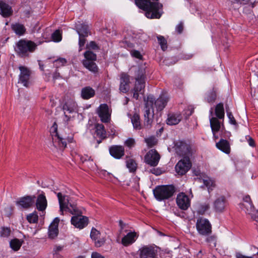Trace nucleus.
Wrapping results in <instances>:
<instances>
[{
    "mask_svg": "<svg viewBox=\"0 0 258 258\" xmlns=\"http://www.w3.org/2000/svg\"><path fill=\"white\" fill-rule=\"evenodd\" d=\"M52 39L54 42H59L62 39L61 34L59 30H55L51 35Z\"/></svg>",
    "mask_w": 258,
    "mask_h": 258,
    "instance_id": "45",
    "label": "nucleus"
},
{
    "mask_svg": "<svg viewBox=\"0 0 258 258\" xmlns=\"http://www.w3.org/2000/svg\"><path fill=\"white\" fill-rule=\"evenodd\" d=\"M144 141L149 148L153 147L158 143L157 139L154 136H151L149 138H145Z\"/></svg>",
    "mask_w": 258,
    "mask_h": 258,
    "instance_id": "40",
    "label": "nucleus"
},
{
    "mask_svg": "<svg viewBox=\"0 0 258 258\" xmlns=\"http://www.w3.org/2000/svg\"><path fill=\"white\" fill-rule=\"evenodd\" d=\"M226 111H227V116H228L229 120V122L232 124H233L234 125H237V124L236 121L235 119L232 112H229L228 109L227 108H226Z\"/></svg>",
    "mask_w": 258,
    "mask_h": 258,
    "instance_id": "50",
    "label": "nucleus"
},
{
    "mask_svg": "<svg viewBox=\"0 0 258 258\" xmlns=\"http://www.w3.org/2000/svg\"><path fill=\"white\" fill-rule=\"evenodd\" d=\"M11 28L15 33L19 36L23 35L26 32L25 26L23 24L18 23L12 24Z\"/></svg>",
    "mask_w": 258,
    "mask_h": 258,
    "instance_id": "31",
    "label": "nucleus"
},
{
    "mask_svg": "<svg viewBox=\"0 0 258 258\" xmlns=\"http://www.w3.org/2000/svg\"><path fill=\"white\" fill-rule=\"evenodd\" d=\"M77 105L76 103L73 100H68L62 106L64 112L68 111L69 113H73L77 111Z\"/></svg>",
    "mask_w": 258,
    "mask_h": 258,
    "instance_id": "29",
    "label": "nucleus"
},
{
    "mask_svg": "<svg viewBox=\"0 0 258 258\" xmlns=\"http://www.w3.org/2000/svg\"><path fill=\"white\" fill-rule=\"evenodd\" d=\"M84 56L85 57L84 60L95 61L97 59L96 54L90 50L85 51L84 53Z\"/></svg>",
    "mask_w": 258,
    "mask_h": 258,
    "instance_id": "39",
    "label": "nucleus"
},
{
    "mask_svg": "<svg viewBox=\"0 0 258 258\" xmlns=\"http://www.w3.org/2000/svg\"><path fill=\"white\" fill-rule=\"evenodd\" d=\"M71 223L77 228L83 229L88 225V219L80 215L74 216L71 218Z\"/></svg>",
    "mask_w": 258,
    "mask_h": 258,
    "instance_id": "15",
    "label": "nucleus"
},
{
    "mask_svg": "<svg viewBox=\"0 0 258 258\" xmlns=\"http://www.w3.org/2000/svg\"><path fill=\"white\" fill-rule=\"evenodd\" d=\"M216 147L226 154H229L230 152V146L229 142L226 140L221 139L219 142L216 144Z\"/></svg>",
    "mask_w": 258,
    "mask_h": 258,
    "instance_id": "24",
    "label": "nucleus"
},
{
    "mask_svg": "<svg viewBox=\"0 0 258 258\" xmlns=\"http://www.w3.org/2000/svg\"><path fill=\"white\" fill-rule=\"evenodd\" d=\"M215 114L219 119H223L224 117V109L222 103H218L215 107Z\"/></svg>",
    "mask_w": 258,
    "mask_h": 258,
    "instance_id": "35",
    "label": "nucleus"
},
{
    "mask_svg": "<svg viewBox=\"0 0 258 258\" xmlns=\"http://www.w3.org/2000/svg\"><path fill=\"white\" fill-rule=\"evenodd\" d=\"M126 166L130 172H134L137 169V164L133 159H129L126 161Z\"/></svg>",
    "mask_w": 258,
    "mask_h": 258,
    "instance_id": "43",
    "label": "nucleus"
},
{
    "mask_svg": "<svg viewBox=\"0 0 258 258\" xmlns=\"http://www.w3.org/2000/svg\"><path fill=\"white\" fill-rule=\"evenodd\" d=\"M176 31L179 33L180 34L182 32L183 30V25L182 22H180L179 23L176 27L175 28Z\"/></svg>",
    "mask_w": 258,
    "mask_h": 258,
    "instance_id": "57",
    "label": "nucleus"
},
{
    "mask_svg": "<svg viewBox=\"0 0 258 258\" xmlns=\"http://www.w3.org/2000/svg\"><path fill=\"white\" fill-rule=\"evenodd\" d=\"M227 205V201L224 196L218 198L214 202V208L216 212H222Z\"/></svg>",
    "mask_w": 258,
    "mask_h": 258,
    "instance_id": "20",
    "label": "nucleus"
},
{
    "mask_svg": "<svg viewBox=\"0 0 258 258\" xmlns=\"http://www.w3.org/2000/svg\"><path fill=\"white\" fill-rule=\"evenodd\" d=\"M154 97L152 95L147 96L145 105L144 125L147 127L150 126L153 121L154 110L153 108Z\"/></svg>",
    "mask_w": 258,
    "mask_h": 258,
    "instance_id": "5",
    "label": "nucleus"
},
{
    "mask_svg": "<svg viewBox=\"0 0 258 258\" xmlns=\"http://www.w3.org/2000/svg\"><path fill=\"white\" fill-rule=\"evenodd\" d=\"M0 14L4 17H8L12 15L13 10L8 4L0 1Z\"/></svg>",
    "mask_w": 258,
    "mask_h": 258,
    "instance_id": "25",
    "label": "nucleus"
},
{
    "mask_svg": "<svg viewBox=\"0 0 258 258\" xmlns=\"http://www.w3.org/2000/svg\"><path fill=\"white\" fill-rule=\"evenodd\" d=\"M216 99V93L214 90L208 93L207 101L209 103H213Z\"/></svg>",
    "mask_w": 258,
    "mask_h": 258,
    "instance_id": "48",
    "label": "nucleus"
},
{
    "mask_svg": "<svg viewBox=\"0 0 258 258\" xmlns=\"http://www.w3.org/2000/svg\"><path fill=\"white\" fill-rule=\"evenodd\" d=\"M59 222V219L55 218L50 224L48 228V237L50 239H54L56 237L58 234V225Z\"/></svg>",
    "mask_w": 258,
    "mask_h": 258,
    "instance_id": "17",
    "label": "nucleus"
},
{
    "mask_svg": "<svg viewBox=\"0 0 258 258\" xmlns=\"http://www.w3.org/2000/svg\"><path fill=\"white\" fill-rule=\"evenodd\" d=\"M138 236L135 232H129L122 238L121 243L125 246L131 245L136 241Z\"/></svg>",
    "mask_w": 258,
    "mask_h": 258,
    "instance_id": "22",
    "label": "nucleus"
},
{
    "mask_svg": "<svg viewBox=\"0 0 258 258\" xmlns=\"http://www.w3.org/2000/svg\"><path fill=\"white\" fill-rule=\"evenodd\" d=\"M110 154L114 158L120 159L124 154V149L122 146L113 145L109 149Z\"/></svg>",
    "mask_w": 258,
    "mask_h": 258,
    "instance_id": "18",
    "label": "nucleus"
},
{
    "mask_svg": "<svg viewBox=\"0 0 258 258\" xmlns=\"http://www.w3.org/2000/svg\"><path fill=\"white\" fill-rule=\"evenodd\" d=\"M95 129V133L97 137L102 139H105L106 138V132L104 125L102 124H97Z\"/></svg>",
    "mask_w": 258,
    "mask_h": 258,
    "instance_id": "33",
    "label": "nucleus"
},
{
    "mask_svg": "<svg viewBox=\"0 0 258 258\" xmlns=\"http://www.w3.org/2000/svg\"><path fill=\"white\" fill-rule=\"evenodd\" d=\"M138 253L140 258H157L158 255L157 247L151 245L142 246Z\"/></svg>",
    "mask_w": 258,
    "mask_h": 258,
    "instance_id": "7",
    "label": "nucleus"
},
{
    "mask_svg": "<svg viewBox=\"0 0 258 258\" xmlns=\"http://www.w3.org/2000/svg\"><path fill=\"white\" fill-rule=\"evenodd\" d=\"M23 241L17 238L12 239L10 242L11 248L14 251H18L22 244Z\"/></svg>",
    "mask_w": 258,
    "mask_h": 258,
    "instance_id": "37",
    "label": "nucleus"
},
{
    "mask_svg": "<svg viewBox=\"0 0 258 258\" xmlns=\"http://www.w3.org/2000/svg\"><path fill=\"white\" fill-rule=\"evenodd\" d=\"M87 47L94 50H97L99 49L98 46L94 41H91L87 45Z\"/></svg>",
    "mask_w": 258,
    "mask_h": 258,
    "instance_id": "58",
    "label": "nucleus"
},
{
    "mask_svg": "<svg viewBox=\"0 0 258 258\" xmlns=\"http://www.w3.org/2000/svg\"><path fill=\"white\" fill-rule=\"evenodd\" d=\"M27 220L30 223H36L38 222V216L37 213L34 211L27 216Z\"/></svg>",
    "mask_w": 258,
    "mask_h": 258,
    "instance_id": "41",
    "label": "nucleus"
},
{
    "mask_svg": "<svg viewBox=\"0 0 258 258\" xmlns=\"http://www.w3.org/2000/svg\"><path fill=\"white\" fill-rule=\"evenodd\" d=\"M209 208V205L207 204L201 205L199 208L198 211L200 214H203Z\"/></svg>",
    "mask_w": 258,
    "mask_h": 258,
    "instance_id": "51",
    "label": "nucleus"
},
{
    "mask_svg": "<svg viewBox=\"0 0 258 258\" xmlns=\"http://www.w3.org/2000/svg\"><path fill=\"white\" fill-rule=\"evenodd\" d=\"M86 37H85V36H79V51H81L82 49H83V47L84 46L85 43H86Z\"/></svg>",
    "mask_w": 258,
    "mask_h": 258,
    "instance_id": "52",
    "label": "nucleus"
},
{
    "mask_svg": "<svg viewBox=\"0 0 258 258\" xmlns=\"http://www.w3.org/2000/svg\"><path fill=\"white\" fill-rule=\"evenodd\" d=\"M201 180H202L204 185L207 187L209 192L211 190H213V187L215 186V183L211 178L204 175Z\"/></svg>",
    "mask_w": 258,
    "mask_h": 258,
    "instance_id": "36",
    "label": "nucleus"
},
{
    "mask_svg": "<svg viewBox=\"0 0 258 258\" xmlns=\"http://www.w3.org/2000/svg\"><path fill=\"white\" fill-rule=\"evenodd\" d=\"M242 205L245 208L244 210L246 213L250 215L252 212H255L254 208L252 203L243 204Z\"/></svg>",
    "mask_w": 258,
    "mask_h": 258,
    "instance_id": "42",
    "label": "nucleus"
},
{
    "mask_svg": "<svg viewBox=\"0 0 258 258\" xmlns=\"http://www.w3.org/2000/svg\"><path fill=\"white\" fill-rule=\"evenodd\" d=\"M52 142L55 148L63 149L67 146V142L65 140L60 137L57 132L52 135Z\"/></svg>",
    "mask_w": 258,
    "mask_h": 258,
    "instance_id": "21",
    "label": "nucleus"
},
{
    "mask_svg": "<svg viewBox=\"0 0 258 258\" xmlns=\"http://www.w3.org/2000/svg\"><path fill=\"white\" fill-rule=\"evenodd\" d=\"M36 197L34 196H26L19 199L16 205L21 208L28 209L34 204Z\"/></svg>",
    "mask_w": 258,
    "mask_h": 258,
    "instance_id": "14",
    "label": "nucleus"
},
{
    "mask_svg": "<svg viewBox=\"0 0 258 258\" xmlns=\"http://www.w3.org/2000/svg\"><path fill=\"white\" fill-rule=\"evenodd\" d=\"M250 215L251 219L258 223V210H255V212H252Z\"/></svg>",
    "mask_w": 258,
    "mask_h": 258,
    "instance_id": "60",
    "label": "nucleus"
},
{
    "mask_svg": "<svg viewBox=\"0 0 258 258\" xmlns=\"http://www.w3.org/2000/svg\"><path fill=\"white\" fill-rule=\"evenodd\" d=\"M194 111V108L192 107H188V109L186 110V113L188 115V116H189L192 115Z\"/></svg>",
    "mask_w": 258,
    "mask_h": 258,
    "instance_id": "62",
    "label": "nucleus"
},
{
    "mask_svg": "<svg viewBox=\"0 0 258 258\" xmlns=\"http://www.w3.org/2000/svg\"><path fill=\"white\" fill-rule=\"evenodd\" d=\"M155 199L162 201L171 198L175 191L173 185H162L157 186L153 190Z\"/></svg>",
    "mask_w": 258,
    "mask_h": 258,
    "instance_id": "2",
    "label": "nucleus"
},
{
    "mask_svg": "<svg viewBox=\"0 0 258 258\" xmlns=\"http://www.w3.org/2000/svg\"><path fill=\"white\" fill-rule=\"evenodd\" d=\"M95 242V246L97 247H101L102 246L105 241V239L103 237H100V238L97 239L96 240H94Z\"/></svg>",
    "mask_w": 258,
    "mask_h": 258,
    "instance_id": "53",
    "label": "nucleus"
},
{
    "mask_svg": "<svg viewBox=\"0 0 258 258\" xmlns=\"http://www.w3.org/2000/svg\"><path fill=\"white\" fill-rule=\"evenodd\" d=\"M175 150L176 153L180 156L189 158L191 155L192 150L189 144L185 141H179L175 144Z\"/></svg>",
    "mask_w": 258,
    "mask_h": 258,
    "instance_id": "6",
    "label": "nucleus"
},
{
    "mask_svg": "<svg viewBox=\"0 0 258 258\" xmlns=\"http://www.w3.org/2000/svg\"><path fill=\"white\" fill-rule=\"evenodd\" d=\"M196 227L201 235H207L212 232V226L209 220L205 218H199L196 223Z\"/></svg>",
    "mask_w": 258,
    "mask_h": 258,
    "instance_id": "8",
    "label": "nucleus"
},
{
    "mask_svg": "<svg viewBox=\"0 0 258 258\" xmlns=\"http://www.w3.org/2000/svg\"><path fill=\"white\" fill-rule=\"evenodd\" d=\"M37 44L31 40L21 39L17 43L15 50L21 57H26L29 53L34 52Z\"/></svg>",
    "mask_w": 258,
    "mask_h": 258,
    "instance_id": "3",
    "label": "nucleus"
},
{
    "mask_svg": "<svg viewBox=\"0 0 258 258\" xmlns=\"http://www.w3.org/2000/svg\"><path fill=\"white\" fill-rule=\"evenodd\" d=\"M130 77L125 73L120 75L119 90L120 92L125 93L130 90Z\"/></svg>",
    "mask_w": 258,
    "mask_h": 258,
    "instance_id": "16",
    "label": "nucleus"
},
{
    "mask_svg": "<svg viewBox=\"0 0 258 258\" xmlns=\"http://www.w3.org/2000/svg\"><path fill=\"white\" fill-rule=\"evenodd\" d=\"M63 249L62 246H56L53 249V255L57 256L58 252L61 251Z\"/></svg>",
    "mask_w": 258,
    "mask_h": 258,
    "instance_id": "59",
    "label": "nucleus"
},
{
    "mask_svg": "<svg viewBox=\"0 0 258 258\" xmlns=\"http://www.w3.org/2000/svg\"><path fill=\"white\" fill-rule=\"evenodd\" d=\"M61 78L60 74L57 72V71H55L53 74V79L55 80L56 79H58Z\"/></svg>",
    "mask_w": 258,
    "mask_h": 258,
    "instance_id": "64",
    "label": "nucleus"
},
{
    "mask_svg": "<svg viewBox=\"0 0 258 258\" xmlns=\"http://www.w3.org/2000/svg\"><path fill=\"white\" fill-rule=\"evenodd\" d=\"M160 159V155L155 149L149 150L144 157L145 162L150 166H156Z\"/></svg>",
    "mask_w": 258,
    "mask_h": 258,
    "instance_id": "9",
    "label": "nucleus"
},
{
    "mask_svg": "<svg viewBox=\"0 0 258 258\" xmlns=\"http://www.w3.org/2000/svg\"><path fill=\"white\" fill-rule=\"evenodd\" d=\"M11 230L10 228L3 227H2L0 231L1 236L3 237H8L10 235Z\"/></svg>",
    "mask_w": 258,
    "mask_h": 258,
    "instance_id": "47",
    "label": "nucleus"
},
{
    "mask_svg": "<svg viewBox=\"0 0 258 258\" xmlns=\"http://www.w3.org/2000/svg\"><path fill=\"white\" fill-rule=\"evenodd\" d=\"M191 163L189 158L184 157L175 165V169L178 175L185 174L191 168Z\"/></svg>",
    "mask_w": 258,
    "mask_h": 258,
    "instance_id": "10",
    "label": "nucleus"
},
{
    "mask_svg": "<svg viewBox=\"0 0 258 258\" xmlns=\"http://www.w3.org/2000/svg\"><path fill=\"white\" fill-rule=\"evenodd\" d=\"M55 194H56L58 198L60 207V211L61 215L63 214V211H68L73 215L78 214V210L77 209L76 206L74 204H72L70 202V199L68 196L65 195L63 196L61 192L56 193L55 192Z\"/></svg>",
    "mask_w": 258,
    "mask_h": 258,
    "instance_id": "4",
    "label": "nucleus"
},
{
    "mask_svg": "<svg viewBox=\"0 0 258 258\" xmlns=\"http://www.w3.org/2000/svg\"><path fill=\"white\" fill-rule=\"evenodd\" d=\"M76 30L79 36L88 37L90 32L89 29V26L83 23H80L77 25Z\"/></svg>",
    "mask_w": 258,
    "mask_h": 258,
    "instance_id": "27",
    "label": "nucleus"
},
{
    "mask_svg": "<svg viewBox=\"0 0 258 258\" xmlns=\"http://www.w3.org/2000/svg\"><path fill=\"white\" fill-rule=\"evenodd\" d=\"M101 236V233L99 231L97 230L95 228H92L91 233L90 237L93 240H96L98 238H100Z\"/></svg>",
    "mask_w": 258,
    "mask_h": 258,
    "instance_id": "46",
    "label": "nucleus"
},
{
    "mask_svg": "<svg viewBox=\"0 0 258 258\" xmlns=\"http://www.w3.org/2000/svg\"><path fill=\"white\" fill-rule=\"evenodd\" d=\"M210 122L213 136H215L216 133L218 132L220 128V123L216 117L210 118Z\"/></svg>",
    "mask_w": 258,
    "mask_h": 258,
    "instance_id": "32",
    "label": "nucleus"
},
{
    "mask_svg": "<svg viewBox=\"0 0 258 258\" xmlns=\"http://www.w3.org/2000/svg\"><path fill=\"white\" fill-rule=\"evenodd\" d=\"M168 101L167 97L164 94H162L156 100L154 99L153 104H154L157 111H161L165 107Z\"/></svg>",
    "mask_w": 258,
    "mask_h": 258,
    "instance_id": "23",
    "label": "nucleus"
},
{
    "mask_svg": "<svg viewBox=\"0 0 258 258\" xmlns=\"http://www.w3.org/2000/svg\"><path fill=\"white\" fill-rule=\"evenodd\" d=\"M97 113L102 122L107 123L110 120L111 110L107 104H101L97 108Z\"/></svg>",
    "mask_w": 258,
    "mask_h": 258,
    "instance_id": "12",
    "label": "nucleus"
},
{
    "mask_svg": "<svg viewBox=\"0 0 258 258\" xmlns=\"http://www.w3.org/2000/svg\"><path fill=\"white\" fill-rule=\"evenodd\" d=\"M95 90L90 86L83 88L81 90V97L84 99H89L94 96Z\"/></svg>",
    "mask_w": 258,
    "mask_h": 258,
    "instance_id": "28",
    "label": "nucleus"
},
{
    "mask_svg": "<svg viewBox=\"0 0 258 258\" xmlns=\"http://www.w3.org/2000/svg\"><path fill=\"white\" fill-rule=\"evenodd\" d=\"M91 257L92 258H104V256H103L100 253L96 252H93L92 253Z\"/></svg>",
    "mask_w": 258,
    "mask_h": 258,
    "instance_id": "61",
    "label": "nucleus"
},
{
    "mask_svg": "<svg viewBox=\"0 0 258 258\" xmlns=\"http://www.w3.org/2000/svg\"><path fill=\"white\" fill-rule=\"evenodd\" d=\"M206 241L209 243L210 246L212 247H215L216 245V237L212 235L207 238Z\"/></svg>",
    "mask_w": 258,
    "mask_h": 258,
    "instance_id": "49",
    "label": "nucleus"
},
{
    "mask_svg": "<svg viewBox=\"0 0 258 258\" xmlns=\"http://www.w3.org/2000/svg\"><path fill=\"white\" fill-rule=\"evenodd\" d=\"M157 39L158 42L161 46V49L165 51L167 48V41L162 36H158Z\"/></svg>",
    "mask_w": 258,
    "mask_h": 258,
    "instance_id": "44",
    "label": "nucleus"
},
{
    "mask_svg": "<svg viewBox=\"0 0 258 258\" xmlns=\"http://www.w3.org/2000/svg\"><path fill=\"white\" fill-rule=\"evenodd\" d=\"M53 66L56 68L64 66L67 63V60L66 58L63 57H59L53 61Z\"/></svg>",
    "mask_w": 258,
    "mask_h": 258,
    "instance_id": "38",
    "label": "nucleus"
},
{
    "mask_svg": "<svg viewBox=\"0 0 258 258\" xmlns=\"http://www.w3.org/2000/svg\"><path fill=\"white\" fill-rule=\"evenodd\" d=\"M125 144L128 147L132 148L135 146V141L133 138H129L125 141Z\"/></svg>",
    "mask_w": 258,
    "mask_h": 258,
    "instance_id": "55",
    "label": "nucleus"
},
{
    "mask_svg": "<svg viewBox=\"0 0 258 258\" xmlns=\"http://www.w3.org/2000/svg\"><path fill=\"white\" fill-rule=\"evenodd\" d=\"M182 116L179 113L169 114L166 120V123L170 125L177 124L181 120Z\"/></svg>",
    "mask_w": 258,
    "mask_h": 258,
    "instance_id": "26",
    "label": "nucleus"
},
{
    "mask_svg": "<svg viewBox=\"0 0 258 258\" xmlns=\"http://www.w3.org/2000/svg\"><path fill=\"white\" fill-rule=\"evenodd\" d=\"M134 69L136 82L132 92L133 93V97L138 100L139 94H143L145 91L146 79V67L144 66H141L138 67H134Z\"/></svg>",
    "mask_w": 258,
    "mask_h": 258,
    "instance_id": "1",
    "label": "nucleus"
},
{
    "mask_svg": "<svg viewBox=\"0 0 258 258\" xmlns=\"http://www.w3.org/2000/svg\"><path fill=\"white\" fill-rule=\"evenodd\" d=\"M178 207L182 210H186L190 205L189 197L183 192L179 193L176 199Z\"/></svg>",
    "mask_w": 258,
    "mask_h": 258,
    "instance_id": "13",
    "label": "nucleus"
},
{
    "mask_svg": "<svg viewBox=\"0 0 258 258\" xmlns=\"http://www.w3.org/2000/svg\"><path fill=\"white\" fill-rule=\"evenodd\" d=\"M192 173L194 175L199 176V180H201V179L203 178V176L205 175L203 173L201 172V171L199 169H194L192 170Z\"/></svg>",
    "mask_w": 258,
    "mask_h": 258,
    "instance_id": "56",
    "label": "nucleus"
},
{
    "mask_svg": "<svg viewBox=\"0 0 258 258\" xmlns=\"http://www.w3.org/2000/svg\"><path fill=\"white\" fill-rule=\"evenodd\" d=\"M19 69L20 74L19 76L18 83L22 84L26 87H28L30 84L31 71L26 67L22 66H19Z\"/></svg>",
    "mask_w": 258,
    "mask_h": 258,
    "instance_id": "11",
    "label": "nucleus"
},
{
    "mask_svg": "<svg viewBox=\"0 0 258 258\" xmlns=\"http://www.w3.org/2000/svg\"><path fill=\"white\" fill-rule=\"evenodd\" d=\"M174 83L175 84V85L178 87H180L182 84L181 81L180 80V79L179 78H178L177 77H176L175 79Z\"/></svg>",
    "mask_w": 258,
    "mask_h": 258,
    "instance_id": "63",
    "label": "nucleus"
},
{
    "mask_svg": "<svg viewBox=\"0 0 258 258\" xmlns=\"http://www.w3.org/2000/svg\"><path fill=\"white\" fill-rule=\"evenodd\" d=\"M82 62L83 66L89 71L93 73H96L98 72V67L94 61L83 60Z\"/></svg>",
    "mask_w": 258,
    "mask_h": 258,
    "instance_id": "30",
    "label": "nucleus"
},
{
    "mask_svg": "<svg viewBox=\"0 0 258 258\" xmlns=\"http://www.w3.org/2000/svg\"><path fill=\"white\" fill-rule=\"evenodd\" d=\"M131 121L135 129L140 130L142 128L140 117L139 114H134L131 117Z\"/></svg>",
    "mask_w": 258,
    "mask_h": 258,
    "instance_id": "34",
    "label": "nucleus"
},
{
    "mask_svg": "<svg viewBox=\"0 0 258 258\" xmlns=\"http://www.w3.org/2000/svg\"><path fill=\"white\" fill-rule=\"evenodd\" d=\"M131 55L135 58L142 59V55H141L140 51L136 50H133L131 51Z\"/></svg>",
    "mask_w": 258,
    "mask_h": 258,
    "instance_id": "54",
    "label": "nucleus"
},
{
    "mask_svg": "<svg viewBox=\"0 0 258 258\" xmlns=\"http://www.w3.org/2000/svg\"><path fill=\"white\" fill-rule=\"evenodd\" d=\"M36 207L39 211L43 212L47 206V202L44 192H42L37 196L36 201Z\"/></svg>",
    "mask_w": 258,
    "mask_h": 258,
    "instance_id": "19",
    "label": "nucleus"
}]
</instances>
